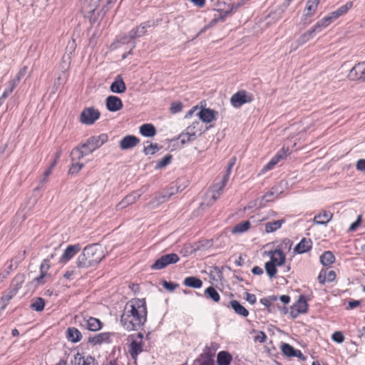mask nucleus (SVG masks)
<instances>
[{"mask_svg":"<svg viewBox=\"0 0 365 365\" xmlns=\"http://www.w3.org/2000/svg\"><path fill=\"white\" fill-rule=\"evenodd\" d=\"M208 128H206L205 130H202V123L200 121H195L186 128V130L189 131L193 136L197 138L201 135Z\"/></svg>","mask_w":365,"mask_h":365,"instance_id":"obj_25","label":"nucleus"},{"mask_svg":"<svg viewBox=\"0 0 365 365\" xmlns=\"http://www.w3.org/2000/svg\"><path fill=\"white\" fill-rule=\"evenodd\" d=\"M250 227V222L248 220L243 221L240 223L236 225L233 230L232 232L234 233H242L247 230H248Z\"/></svg>","mask_w":365,"mask_h":365,"instance_id":"obj_42","label":"nucleus"},{"mask_svg":"<svg viewBox=\"0 0 365 365\" xmlns=\"http://www.w3.org/2000/svg\"><path fill=\"white\" fill-rule=\"evenodd\" d=\"M325 28L322 25V24H320V21H319L311 29L316 34L317 33L321 32Z\"/></svg>","mask_w":365,"mask_h":365,"instance_id":"obj_64","label":"nucleus"},{"mask_svg":"<svg viewBox=\"0 0 365 365\" xmlns=\"http://www.w3.org/2000/svg\"><path fill=\"white\" fill-rule=\"evenodd\" d=\"M302 313L304 314L307 312L308 304L304 296L301 295L297 302L293 305Z\"/></svg>","mask_w":365,"mask_h":365,"instance_id":"obj_34","label":"nucleus"},{"mask_svg":"<svg viewBox=\"0 0 365 365\" xmlns=\"http://www.w3.org/2000/svg\"><path fill=\"white\" fill-rule=\"evenodd\" d=\"M319 3V0H308L307 2V6L305 9V16H312L316 11L317 6Z\"/></svg>","mask_w":365,"mask_h":365,"instance_id":"obj_35","label":"nucleus"},{"mask_svg":"<svg viewBox=\"0 0 365 365\" xmlns=\"http://www.w3.org/2000/svg\"><path fill=\"white\" fill-rule=\"evenodd\" d=\"M284 222V219L267 222L265 224V231L267 233L273 232L279 229Z\"/></svg>","mask_w":365,"mask_h":365,"instance_id":"obj_32","label":"nucleus"},{"mask_svg":"<svg viewBox=\"0 0 365 365\" xmlns=\"http://www.w3.org/2000/svg\"><path fill=\"white\" fill-rule=\"evenodd\" d=\"M281 350L282 353L289 357H293L296 349L289 344L282 343L281 345Z\"/></svg>","mask_w":365,"mask_h":365,"instance_id":"obj_43","label":"nucleus"},{"mask_svg":"<svg viewBox=\"0 0 365 365\" xmlns=\"http://www.w3.org/2000/svg\"><path fill=\"white\" fill-rule=\"evenodd\" d=\"M45 307V301L41 297H37L34 299L32 303L30 305V308L32 310L36 311V312H41Z\"/></svg>","mask_w":365,"mask_h":365,"instance_id":"obj_36","label":"nucleus"},{"mask_svg":"<svg viewBox=\"0 0 365 365\" xmlns=\"http://www.w3.org/2000/svg\"><path fill=\"white\" fill-rule=\"evenodd\" d=\"M108 137L106 133L99 135H93L88 138L85 143H83V147H89V151H95L101 147L108 141Z\"/></svg>","mask_w":365,"mask_h":365,"instance_id":"obj_5","label":"nucleus"},{"mask_svg":"<svg viewBox=\"0 0 365 365\" xmlns=\"http://www.w3.org/2000/svg\"><path fill=\"white\" fill-rule=\"evenodd\" d=\"M182 108V104L181 102H173L172 104H171V107H170V111L172 113H177L180 111H181Z\"/></svg>","mask_w":365,"mask_h":365,"instance_id":"obj_54","label":"nucleus"},{"mask_svg":"<svg viewBox=\"0 0 365 365\" xmlns=\"http://www.w3.org/2000/svg\"><path fill=\"white\" fill-rule=\"evenodd\" d=\"M143 344L142 341L138 342L133 340L129 345V354L135 361H136L138 355L143 351Z\"/></svg>","mask_w":365,"mask_h":365,"instance_id":"obj_18","label":"nucleus"},{"mask_svg":"<svg viewBox=\"0 0 365 365\" xmlns=\"http://www.w3.org/2000/svg\"><path fill=\"white\" fill-rule=\"evenodd\" d=\"M85 155L83 154V150L80 145L73 148L71 152V158L72 162L78 161L82 159Z\"/></svg>","mask_w":365,"mask_h":365,"instance_id":"obj_40","label":"nucleus"},{"mask_svg":"<svg viewBox=\"0 0 365 365\" xmlns=\"http://www.w3.org/2000/svg\"><path fill=\"white\" fill-rule=\"evenodd\" d=\"M147 321V307L144 299H133L127 302L120 322L128 331L139 329Z\"/></svg>","mask_w":365,"mask_h":365,"instance_id":"obj_1","label":"nucleus"},{"mask_svg":"<svg viewBox=\"0 0 365 365\" xmlns=\"http://www.w3.org/2000/svg\"><path fill=\"white\" fill-rule=\"evenodd\" d=\"M335 260V257L330 251L324 252L320 257V262L324 266L331 264Z\"/></svg>","mask_w":365,"mask_h":365,"instance_id":"obj_33","label":"nucleus"},{"mask_svg":"<svg viewBox=\"0 0 365 365\" xmlns=\"http://www.w3.org/2000/svg\"><path fill=\"white\" fill-rule=\"evenodd\" d=\"M228 181H225L224 179H222V181L220 184H215L213 186V190L216 192H219L220 195L225 186L227 185Z\"/></svg>","mask_w":365,"mask_h":365,"instance_id":"obj_56","label":"nucleus"},{"mask_svg":"<svg viewBox=\"0 0 365 365\" xmlns=\"http://www.w3.org/2000/svg\"><path fill=\"white\" fill-rule=\"evenodd\" d=\"M232 360V355L226 351H221L217 355V365H230Z\"/></svg>","mask_w":365,"mask_h":365,"instance_id":"obj_27","label":"nucleus"},{"mask_svg":"<svg viewBox=\"0 0 365 365\" xmlns=\"http://www.w3.org/2000/svg\"><path fill=\"white\" fill-rule=\"evenodd\" d=\"M103 257L98 245H90L84 247L76 260V264L79 268H88L98 264Z\"/></svg>","mask_w":365,"mask_h":365,"instance_id":"obj_2","label":"nucleus"},{"mask_svg":"<svg viewBox=\"0 0 365 365\" xmlns=\"http://www.w3.org/2000/svg\"><path fill=\"white\" fill-rule=\"evenodd\" d=\"M112 334L109 332L99 333L94 336L89 337L88 342L93 345L101 344L102 343H110V336Z\"/></svg>","mask_w":365,"mask_h":365,"instance_id":"obj_16","label":"nucleus"},{"mask_svg":"<svg viewBox=\"0 0 365 365\" xmlns=\"http://www.w3.org/2000/svg\"><path fill=\"white\" fill-rule=\"evenodd\" d=\"M265 270L267 274L270 278L274 277L277 272V266L272 264V262H267L264 264Z\"/></svg>","mask_w":365,"mask_h":365,"instance_id":"obj_47","label":"nucleus"},{"mask_svg":"<svg viewBox=\"0 0 365 365\" xmlns=\"http://www.w3.org/2000/svg\"><path fill=\"white\" fill-rule=\"evenodd\" d=\"M333 214L331 212L324 211L323 212L315 215L313 219V222L317 225H325L331 220Z\"/></svg>","mask_w":365,"mask_h":365,"instance_id":"obj_22","label":"nucleus"},{"mask_svg":"<svg viewBox=\"0 0 365 365\" xmlns=\"http://www.w3.org/2000/svg\"><path fill=\"white\" fill-rule=\"evenodd\" d=\"M331 339L336 343H342L344 341V336L341 331H335L332 334Z\"/></svg>","mask_w":365,"mask_h":365,"instance_id":"obj_55","label":"nucleus"},{"mask_svg":"<svg viewBox=\"0 0 365 365\" xmlns=\"http://www.w3.org/2000/svg\"><path fill=\"white\" fill-rule=\"evenodd\" d=\"M267 335L265 334V333L264 331H259L257 334V335H256L255 336V341H258L259 343H264L265 342V341L267 340Z\"/></svg>","mask_w":365,"mask_h":365,"instance_id":"obj_58","label":"nucleus"},{"mask_svg":"<svg viewBox=\"0 0 365 365\" xmlns=\"http://www.w3.org/2000/svg\"><path fill=\"white\" fill-rule=\"evenodd\" d=\"M315 35L316 34L313 32V31L312 29H309V31H307V32L300 36V37L298 39V42L300 44H304L306 42L309 41L312 38H314Z\"/></svg>","mask_w":365,"mask_h":365,"instance_id":"obj_48","label":"nucleus"},{"mask_svg":"<svg viewBox=\"0 0 365 365\" xmlns=\"http://www.w3.org/2000/svg\"><path fill=\"white\" fill-rule=\"evenodd\" d=\"M150 26L151 24L150 21L142 23L139 26L135 27L128 33L130 39H134L143 36L146 33L147 29Z\"/></svg>","mask_w":365,"mask_h":365,"instance_id":"obj_14","label":"nucleus"},{"mask_svg":"<svg viewBox=\"0 0 365 365\" xmlns=\"http://www.w3.org/2000/svg\"><path fill=\"white\" fill-rule=\"evenodd\" d=\"M19 81H20L19 76H17L16 79L10 81H9V88H6L4 91V92L3 93V94L1 95V96L0 98H1V99H3V100H5L8 97V96L12 93V91H14L15 87L17 86Z\"/></svg>","mask_w":365,"mask_h":365,"instance_id":"obj_37","label":"nucleus"},{"mask_svg":"<svg viewBox=\"0 0 365 365\" xmlns=\"http://www.w3.org/2000/svg\"><path fill=\"white\" fill-rule=\"evenodd\" d=\"M110 89L113 93H123L126 90V86L121 77L118 75L115 77L114 81L111 83Z\"/></svg>","mask_w":365,"mask_h":365,"instance_id":"obj_17","label":"nucleus"},{"mask_svg":"<svg viewBox=\"0 0 365 365\" xmlns=\"http://www.w3.org/2000/svg\"><path fill=\"white\" fill-rule=\"evenodd\" d=\"M252 101V95H248L245 91L242 90L233 94L230 98V103L235 108H240L243 104L250 103Z\"/></svg>","mask_w":365,"mask_h":365,"instance_id":"obj_6","label":"nucleus"},{"mask_svg":"<svg viewBox=\"0 0 365 365\" xmlns=\"http://www.w3.org/2000/svg\"><path fill=\"white\" fill-rule=\"evenodd\" d=\"M183 284L189 287L198 289L202 286V281L196 277L190 276L185 278Z\"/></svg>","mask_w":365,"mask_h":365,"instance_id":"obj_31","label":"nucleus"},{"mask_svg":"<svg viewBox=\"0 0 365 365\" xmlns=\"http://www.w3.org/2000/svg\"><path fill=\"white\" fill-rule=\"evenodd\" d=\"M334 20L331 18V16L329 14L328 16L324 17L321 19L320 24L324 26V28L327 27Z\"/></svg>","mask_w":365,"mask_h":365,"instance_id":"obj_61","label":"nucleus"},{"mask_svg":"<svg viewBox=\"0 0 365 365\" xmlns=\"http://www.w3.org/2000/svg\"><path fill=\"white\" fill-rule=\"evenodd\" d=\"M66 333L68 340L73 343L78 342L82 338L81 331L75 327L68 328Z\"/></svg>","mask_w":365,"mask_h":365,"instance_id":"obj_28","label":"nucleus"},{"mask_svg":"<svg viewBox=\"0 0 365 365\" xmlns=\"http://www.w3.org/2000/svg\"><path fill=\"white\" fill-rule=\"evenodd\" d=\"M230 305L237 314L244 317H246L249 315L248 310L245 307H243L238 301L231 300L230 302Z\"/></svg>","mask_w":365,"mask_h":365,"instance_id":"obj_26","label":"nucleus"},{"mask_svg":"<svg viewBox=\"0 0 365 365\" xmlns=\"http://www.w3.org/2000/svg\"><path fill=\"white\" fill-rule=\"evenodd\" d=\"M269 255V262H272V264L276 266H281L284 263L286 257L281 249H276L274 251H270Z\"/></svg>","mask_w":365,"mask_h":365,"instance_id":"obj_15","label":"nucleus"},{"mask_svg":"<svg viewBox=\"0 0 365 365\" xmlns=\"http://www.w3.org/2000/svg\"><path fill=\"white\" fill-rule=\"evenodd\" d=\"M162 146L158 145L157 143H150L149 145L144 148L143 153L145 155H154L156 152H158L160 149H161Z\"/></svg>","mask_w":365,"mask_h":365,"instance_id":"obj_46","label":"nucleus"},{"mask_svg":"<svg viewBox=\"0 0 365 365\" xmlns=\"http://www.w3.org/2000/svg\"><path fill=\"white\" fill-rule=\"evenodd\" d=\"M101 116L100 112L93 107L84 108L79 118V120L84 125H93Z\"/></svg>","mask_w":365,"mask_h":365,"instance_id":"obj_4","label":"nucleus"},{"mask_svg":"<svg viewBox=\"0 0 365 365\" xmlns=\"http://www.w3.org/2000/svg\"><path fill=\"white\" fill-rule=\"evenodd\" d=\"M19 81H20L19 76H17L16 79L10 81H9V88H6L4 91V92L3 93V94L1 95V96L0 98H1V99H3V100H5L8 97V96L12 93V91H14L15 87L17 86Z\"/></svg>","mask_w":365,"mask_h":365,"instance_id":"obj_38","label":"nucleus"},{"mask_svg":"<svg viewBox=\"0 0 365 365\" xmlns=\"http://www.w3.org/2000/svg\"><path fill=\"white\" fill-rule=\"evenodd\" d=\"M192 365H215V361L208 352L202 353L194 360Z\"/></svg>","mask_w":365,"mask_h":365,"instance_id":"obj_21","label":"nucleus"},{"mask_svg":"<svg viewBox=\"0 0 365 365\" xmlns=\"http://www.w3.org/2000/svg\"><path fill=\"white\" fill-rule=\"evenodd\" d=\"M140 143V139L135 135H128L123 137L119 142V146L122 150H129L135 147Z\"/></svg>","mask_w":365,"mask_h":365,"instance_id":"obj_10","label":"nucleus"},{"mask_svg":"<svg viewBox=\"0 0 365 365\" xmlns=\"http://www.w3.org/2000/svg\"><path fill=\"white\" fill-rule=\"evenodd\" d=\"M81 247L79 244L68 245L67 248L64 250L63 254L61 257L59 259V262L61 263H67L71 259H72L75 255H76L80 250Z\"/></svg>","mask_w":365,"mask_h":365,"instance_id":"obj_9","label":"nucleus"},{"mask_svg":"<svg viewBox=\"0 0 365 365\" xmlns=\"http://www.w3.org/2000/svg\"><path fill=\"white\" fill-rule=\"evenodd\" d=\"M215 114L216 112L210 108H202L197 115L202 122L208 123L215 118Z\"/></svg>","mask_w":365,"mask_h":365,"instance_id":"obj_20","label":"nucleus"},{"mask_svg":"<svg viewBox=\"0 0 365 365\" xmlns=\"http://www.w3.org/2000/svg\"><path fill=\"white\" fill-rule=\"evenodd\" d=\"M84 324L88 330L92 331H96L101 329V322L96 318L89 317L88 319H83Z\"/></svg>","mask_w":365,"mask_h":365,"instance_id":"obj_24","label":"nucleus"},{"mask_svg":"<svg viewBox=\"0 0 365 365\" xmlns=\"http://www.w3.org/2000/svg\"><path fill=\"white\" fill-rule=\"evenodd\" d=\"M172 195H173V193H170L168 196H167L166 195H162L156 196L155 197V200H157V202H156L155 205H159L163 203L164 202L168 200V198Z\"/></svg>","mask_w":365,"mask_h":365,"instance_id":"obj_59","label":"nucleus"},{"mask_svg":"<svg viewBox=\"0 0 365 365\" xmlns=\"http://www.w3.org/2000/svg\"><path fill=\"white\" fill-rule=\"evenodd\" d=\"M106 108L109 111L115 112L123 108V102L115 96H109L106 99Z\"/></svg>","mask_w":365,"mask_h":365,"instance_id":"obj_11","label":"nucleus"},{"mask_svg":"<svg viewBox=\"0 0 365 365\" xmlns=\"http://www.w3.org/2000/svg\"><path fill=\"white\" fill-rule=\"evenodd\" d=\"M140 133L145 137H153L156 134V129L153 124H143L140 127Z\"/></svg>","mask_w":365,"mask_h":365,"instance_id":"obj_30","label":"nucleus"},{"mask_svg":"<svg viewBox=\"0 0 365 365\" xmlns=\"http://www.w3.org/2000/svg\"><path fill=\"white\" fill-rule=\"evenodd\" d=\"M83 163H78V161L73 162L69 168L68 173L71 175H76L83 168Z\"/></svg>","mask_w":365,"mask_h":365,"instance_id":"obj_51","label":"nucleus"},{"mask_svg":"<svg viewBox=\"0 0 365 365\" xmlns=\"http://www.w3.org/2000/svg\"><path fill=\"white\" fill-rule=\"evenodd\" d=\"M356 170L365 172V159H360L356 162Z\"/></svg>","mask_w":365,"mask_h":365,"instance_id":"obj_63","label":"nucleus"},{"mask_svg":"<svg viewBox=\"0 0 365 365\" xmlns=\"http://www.w3.org/2000/svg\"><path fill=\"white\" fill-rule=\"evenodd\" d=\"M235 163H236V157H232L228 163V165H227V167L226 169V173L222 178V179H224L225 181H228L231 171L232 170L233 166L235 165Z\"/></svg>","mask_w":365,"mask_h":365,"instance_id":"obj_50","label":"nucleus"},{"mask_svg":"<svg viewBox=\"0 0 365 365\" xmlns=\"http://www.w3.org/2000/svg\"><path fill=\"white\" fill-rule=\"evenodd\" d=\"M352 6H353V2L348 1L344 5L340 6L336 11L329 14V15L331 16V18H332L333 20H335L337 18H339V16H341V15L346 14Z\"/></svg>","mask_w":365,"mask_h":365,"instance_id":"obj_29","label":"nucleus"},{"mask_svg":"<svg viewBox=\"0 0 365 365\" xmlns=\"http://www.w3.org/2000/svg\"><path fill=\"white\" fill-rule=\"evenodd\" d=\"M312 247V242L310 239L305 237L302 238L301 241L296 245L294 251L298 254H303L309 251Z\"/></svg>","mask_w":365,"mask_h":365,"instance_id":"obj_19","label":"nucleus"},{"mask_svg":"<svg viewBox=\"0 0 365 365\" xmlns=\"http://www.w3.org/2000/svg\"><path fill=\"white\" fill-rule=\"evenodd\" d=\"M162 285L165 289L170 292L174 291L179 286V284L177 283L168 282L166 280H163L162 282Z\"/></svg>","mask_w":365,"mask_h":365,"instance_id":"obj_52","label":"nucleus"},{"mask_svg":"<svg viewBox=\"0 0 365 365\" xmlns=\"http://www.w3.org/2000/svg\"><path fill=\"white\" fill-rule=\"evenodd\" d=\"M15 294H13V292L9 290V293L4 296L2 297L1 300L4 302V304L1 306V310H3L6 306V303L14 296Z\"/></svg>","mask_w":365,"mask_h":365,"instance_id":"obj_57","label":"nucleus"},{"mask_svg":"<svg viewBox=\"0 0 365 365\" xmlns=\"http://www.w3.org/2000/svg\"><path fill=\"white\" fill-rule=\"evenodd\" d=\"M50 268V259L46 258L43 259L41 266H40V272L47 274V272Z\"/></svg>","mask_w":365,"mask_h":365,"instance_id":"obj_53","label":"nucleus"},{"mask_svg":"<svg viewBox=\"0 0 365 365\" xmlns=\"http://www.w3.org/2000/svg\"><path fill=\"white\" fill-rule=\"evenodd\" d=\"M19 81H20L19 76H17L16 79L10 81H9V88H6L4 91V92L3 93V94L1 95V96L0 98H1V99H3V100H5L8 97V96L12 93V91H14L15 87L17 86Z\"/></svg>","mask_w":365,"mask_h":365,"instance_id":"obj_39","label":"nucleus"},{"mask_svg":"<svg viewBox=\"0 0 365 365\" xmlns=\"http://www.w3.org/2000/svg\"><path fill=\"white\" fill-rule=\"evenodd\" d=\"M25 255L26 251L24 250L19 257L11 259L8 267L0 274V278L1 280L6 279L12 271L17 268L19 263L24 258Z\"/></svg>","mask_w":365,"mask_h":365,"instance_id":"obj_12","label":"nucleus"},{"mask_svg":"<svg viewBox=\"0 0 365 365\" xmlns=\"http://www.w3.org/2000/svg\"><path fill=\"white\" fill-rule=\"evenodd\" d=\"M205 295L207 297L212 299L214 302H217L220 299V294L213 287H209L205 290Z\"/></svg>","mask_w":365,"mask_h":365,"instance_id":"obj_41","label":"nucleus"},{"mask_svg":"<svg viewBox=\"0 0 365 365\" xmlns=\"http://www.w3.org/2000/svg\"><path fill=\"white\" fill-rule=\"evenodd\" d=\"M223 5H225V2L223 0H218L217 1V9H216L217 11L220 12V15L217 16L219 19V21H225V18L231 14L232 10L237 9L239 6V4L234 5L229 4L227 5V9H225L222 7Z\"/></svg>","mask_w":365,"mask_h":365,"instance_id":"obj_8","label":"nucleus"},{"mask_svg":"<svg viewBox=\"0 0 365 365\" xmlns=\"http://www.w3.org/2000/svg\"><path fill=\"white\" fill-rule=\"evenodd\" d=\"M348 78L351 81H365V61L358 63L349 71Z\"/></svg>","mask_w":365,"mask_h":365,"instance_id":"obj_7","label":"nucleus"},{"mask_svg":"<svg viewBox=\"0 0 365 365\" xmlns=\"http://www.w3.org/2000/svg\"><path fill=\"white\" fill-rule=\"evenodd\" d=\"M361 222V216L359 215L357 217V220L350 225L349 230L351 231V232L355 231L357 229V227L359 226Z\"/></svg>","mask_w":365,"mask_h":365,"instance_id":"obj_62","label":"nucleus"},{"mask_svg":"<svg viewBox=\"0 0 365 365\" xmlns=\"http://www.w3.org/2000/svg\"><path fill=\"white\" fill-rule=\"evenodd\" d=\"M292 242L289 239H288V238L284 239L282 240V243L280 244L281 250L284 248V249H287L288 250H289L292 247Z\"/></svg>","mask_w":365,"mask_h":365,"instance_id":"obj_60","label":"nucleus"},{"mask_svg":"<svg viewBox=\"0 0 365 365\" xmlns=\"http://www.w3.org/2000/svg\"><path fill=\"white\" fill-rule=\"evenodd\" d=\"M172 155L168 154L164 156L160 160H159L156 164V168L161 169L163 168L166 167L171 163Z\"/></svg>","mask_w":365,"mask_h":365,"instance_id":"obj_49","label":"nucleus"},{"mask_svg":"<svg viewBox=\"0 0 365 365\" xmlns=\"http://www.w3.org/2000/svg\"><path fill=\"white\" fill-rule=\"evenodd\" d=\"M26 276L24 274H18L11 281L10 290L13 292V294H16L18 290L21 287L25 282Z\"/></svg>","mask_w":365,"mask_h":365,"instance_id":"obj_23","label":"nucleus"},{"mask_svg":"<svg viewBox=\"0 0 365 365\" xmlns=\"http://www.w3.org/2000/svg\"><path fill=\"white\" fill-rule=\"evenodd\" d=\"M180 260V257L175 253L164 255L158 258L152 265L154 270H159L166 267L168 265L175 264Z\"/></svg>","mask_w":365,"mask_h":365,"instance_id":"obj_3","label":"nucleus"},{"mask_svg":"<svg viewBox=\"0 0 365 365\" xmlns=\"http://www.w3.org/2000/svg\"><path fill=\"white\" fill-rule=\"evenodd\" d=\"M141 195L142 192H139V191H134L126 195L124 199L126 200L127 204L130 205L135 203L140 197Z\"/></svg>","mask_w":365,"mask_h":365,"instance_id":"obj_44","label":"nucleus"},{"mask_svg":"<svg viewBox=\"0 0 365 365\" xmlns=\"http://www.w3.org/2000/svg\"><path fill=\"white\" fill-rule=\"evenodd\" d=\"M287 156V150H285L284 148H282L269 160V162L266 164V165L263 168L262 171L264 172L272 170L278 163H279L282 160L286 158Z\"/></svg>","mask_w":365,"mask_h":365,"instance_id":"obj_13","label":"nucleus"},{"mask_svg":"<svg viewBox=\"0 0 365 365\" xmlns=\"http://www.w3.org/2000/svg\"><path fill=\"white\" fill-rule=\"evenodd\" d=\"M197 138L193 136L189 131H185V133H182L180 134L178 139L180 140L182 144H185L188 142H191L195 140Z\"/></svg>","mask_w":365,"mask_h":365,"instance_id":"obj_45","label":"nucleus"}]
</instances>
